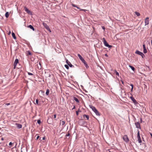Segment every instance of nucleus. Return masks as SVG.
I'll return each instance as SVG.
<instances>
[{
  "instance_id": "1",
  "label": "nucleus",
  "mask_w": 152,
  "mask_h": 152,
  "mask_svg": "<svg viewBox=\"0 0 152 152\" xmlns=\"http://www.w3.org/2000/svg\"><path fill=\"white\" fill-rule=\"evenodd\" d=\"M89 106L90 108L92 109V110L95 113L96 115L98 116H99L100 115V113L94 107L91 105H89Z\"/></svg>"
},
{
  "instance_id": "2",
  "label": "nucleus",
  "mask_w": 152,
  "mask_h": 152,
  "mask_svg": "<svg viewBox=\"0 0 152 152\" xmlns=\"http://www.w3.org/2000/svg\"><path fill=\"white\" fill-rule=\"evenodd\" d=\"M103 42L104 43V45L105 46H106L107 47H108L109 48H111L112 47V45H109V44L106 41L104 38H103Z\"/></svg>"
},
{
  "instance_id": "3",
  "label": "nucleus",
  "mask_w": 152,
  "mask_h": 152,
  "mask_svg": "<svg viewBox=\"0 0 152 152\" xmlns=\"http://www.w3.org/2000/svg\"><path fill=\"white\" fill-rule=\"evenodd\" d=\"M78 123L80 125L82 126L83 125H85L86 124V122L84 120L81 119L78 121Z\"/></svg>"
},
{
  "instance_id": "4",
  "label": "nucleus",
  "mask_w": 152,
  "mask_h": 152,
  "mask_svg": "<svg viewBox=\"0 0 152 152\" xmlns=\"http://www.w3.org/2000/svg\"><path fill=\"white\" fill-rule=\"evenodd\" d=\"M42 24L44 27H45L47 30L49 32H51V30L50 29L48 26L47 24L46 23L43 22Z\"/></svg>"
},
{
  "instance_id": "5",
  "label": "nucleus",
  "mask_w": 152,
  "mask_h": 152,
  "mask_svg": "<svg viewBox=\"0 0 152 152\" xmlns=\"http://www.w3.org/2000/svg\"><path fill=\"white\" fill-rule=\"evenodd\" d=\"M137 138L138 140L139 143H141L142 140L141 139L140 136V135L139 131L138 130L137 134Z\"/></svg>"
},
{
  "instance_id": "6",
  "label": "nucleus",
  "mask_w": 152,
  "mask_h": 152,
  "mask_svg": "<svg viewBox=\"0 0 152 152\" xmlns=\"http://www.w3.org/2000/svg\"><path fill=\"white\" fill-rule=\"evenodd\" d=\"M24 9L25 11L27 12V13L30 15H32V13L31 12L30 10H29L26 7H24Z\"/></svg>"
},
{
  "instance_id": "7",
  "label": "nucleus",
  "mask_w": 152,
  "mask_h": 152,
  "mask_svg": "<svg viewBox=\"0 0 152 152\" xmlns=\"http://www.w3.org/2000/svg\"><path fill=\"white\" fill-rule=\"evenodd\" d=\"M18 63V59H16L14 63V68L15 69L16 66V65Z\"/></svg>"
},
{
  "instance_id": "8",
  "label": "nucleus",
  "mask_w": 152,
  "mask_h": 152,
  "mask_svg": "<svg viewBox=\"0 0 152 152\" xmlns=\"http://www.w3.org/2000/svg\"><path fill=\"white\" fill-rule=\"evenodd\" d=\"M123 140L126 142H127L129 141V140L128 137L126 135H124L123 137Z\"/></svg>"
},
{
  "instance_id": "9",
  "label": "nucleus",
  "mask_w": 152,
  "mask_h": 152,
  "mask_svg": "<svg viewBox=\"0 0 152 152\" xmlns=\"http://www.w3.org/2000/svg\"><path fill=\"white\" fill-rule=\"evenodd\" d=\"M66 63L70 67H72V66H73L70 63V62L68 61V59L66 58Z\"/></svg>"
},
{
  "instance_id": "10",
  "label": "nucleus",
  "mask_w": 152,
  "mask_h": 152,
  "mask_svg": "<svg viewBox=\"0 0 152 152\" xmlns=\"http://www.w3.org/2000/svg\"><path fill=\"white\" fill-rule=\"evenodd\" d=\"M149 18L148 17H147L145 19V25L146 26V25H147L148 24L149 21Z\"/></svg>"
},
{
  "instance_id": "11",
  "label": "nucleus",
  "mask_w": 152,
  "mask_h": 152,
  "mask_svg": "<svg viewBox=\"0 0 152 152\" xmlns=\"http://www.w3.org/2000/svg\"><path fill=\"white\" fill-rule=\"evenodd\" d=\"M135 124L136 126V127L137 128H139L140 129H141V127L140 126V124L139 122H137L135 123Z\"/></svg>"
},
{
  "instance_id": "12",
  "label": "nucleus",
  "mask_w": 152,
  "mask_h": 152,
  "mask_svg": "<svg viewBox=\"0 0 152 152\" xmlns=\"http://www.w3.org/2000/svg\"><path fill=\"white\" fill-rule=\"evenodd\" d=\"M142 46L143 48V53H147V50L145 48V44H143Z\"/></svg>"
},
{
  "instance_id": "13",
  "label": "nucleus",
  "mask_w": 152,
  "mask_h": 152,
  "mask_svg": "<svg viewBox=\"0 0 152 152\" xmlns=\"http://www.w3.org/2000/svg\"><path fill=\"white\" fill-rule=\"evenodd\" d=\"M77 56L82 61H83L84 60V59L79 54H77Z\"/></svg>"
},
{
  "instance_id": "14",
  "label": "nucleus",
  "mask_w": 152,
  "mask_h": 152,
  "mask_svg": "<svg viewBox=\"0 0 152 152\" xmlns=\"http://www.w3.org/2000/svg\"><path fill=\"white\" fill-rule=\"evenodd\" d=\"M15 124L17 126V128L20 129L22 127V125L21 124L18 123H16Z\"/></svg>"
},
{
  "instance_id": "15",
  "label": "nucleus",
  "mask_w": 152,
  "mask_h": 152,
  "mask_svg": "<svg viewBox=\"0 0 152 152\" xmlns=\"http://www.w3.org/2000/svg\"><path fill=\"white\" fill-rule=\"evenodd\" d=\"M84 65L86 67V68H88L89 67V66H88V65L86 62L85 61V60H84V61H82Z\"/></svg>"
},
{
  "instance_id": "16",
  "label": "nucleus",
  "mask_w": 152,
  "mask_h": 152,
  "mask_svg": "<svg viewBox=\"0 0 152 152\" xmlns=\"http://www.w3.org/2000/svg\"><path fill=\"white\" fill-rule=\"evenodd\" d=\"M28 28H30V29H32L33 31H35V29L34 27L31 25H29L28 26Z\"/></svg>"
},
{
  "instance_id": "17",
  "label": "nucleus",
  "mask_w": 152,
  "mask_h": 152,
  "mask_svg": "<svg viewBox=\"0 0 152 152\" xmlns=\"http://www.w3.org/2000/svg\"><path fill=\"white\" fill-rule=\"evenodd\" d=\"M83 117L84 118H87V120H89V116L88 115H86V114H84V115H83Z\"/></svg>"
},
{
  "instance_id": "18",
  "label": "nucleus",
  "mask_w": 152,
  "mask_h": 152,
  "mask_svg": "<svg viewBox=\"0 0 152 152\" xmlns=\"http://www.w3.org/2000/svg\"><path fill=\"white\" fill-rule=\"evenodd\" d=\"M12 37L14 39H16V37L15 35V34L14 33L12 32Z\"/></svg>"
},
{
  "instance_id": "19",
  "label": "nucleus",
  "mask_w": 152,
  "mask_h": 152,
  "mask_svg": "<svg viewBox=\"0 0 152 152\" xmlns=\"http://www.w3.org/2000/svg\"><path fill=\"white\" fill-rule=\"evenodd\" d=\"M141 52L139 51V50H137L135 52V53L137 54H138L139 55H140V54L141 53Z\"/></svg>"
},
{
  "instance_id": "20",
  "label": "nucleus",
  "mask_w": 152,
  "mask_h": 152,
  "mask_svg": "<svg viewBox=\"0 0 152 152\" xmlns=\"http://www.w3.org/2000/svg\"><path fill=\"white\" fill-rule=\"evenodd\" d=\"M134 103V104H135L136 106H137V107H138V106H139V105H140V104H139L138 103V102H137V101H136Z\"/></svg>"
},
{
  "instance_id": "21",
  "label": "nucleus",
  "mask_w": 152,
  "mask_h": 152,
  "mask_svg": "<svg viewBox=\"0 0 152 152\" xmlns=\"http://www.w3.org/2000/svg\"><path fill=\"white\" fill-rule=\"evenodd\" d=\"M5 16L6 18H7L9 16V13L8 12H7L6 13Z\"/></svg>"
},
{
  "instance_id": "22",
  "label": "nucleus",
  "mask_w": 152,
  "mask_h": 152,
  "mask_svg": "<svg viewBox=\"0 0 152 152\" xmlns=\"http://www.w3.org/2000/svg\"><path fill=\"white\" fill-rule=\"evenodd\" d=\"M129 66L132 69V70L134 71V69H135V68H134L133 66H132L131 65H129Z\"/></svg>"
},
{
  "instance_id": "23",
  "label": "nucleus",
  "mask_w": 152,
  "mask_h": 152,
  "mask_svg": "<svg viewBox=\"0 0 152 152\" xmlns=\"http://www.w3.org/2000/svg\"><path fill=\"white\" fill-rule=\"evenodd\" d=\"M49 89H47L46 90V94L47 95H48L49 94Z\"/></svg>"
},
{
  "instance_id": "24",
  "label": "nucleus",
  "mask_w": 152,
  "mask_h": 152,
  "mask_svg": "<svg viewBox=\"0 0 152 152\" xmlns=\"http://www.w3.org/2000/svg\"><path fill=\"white\" fill-rule=\"evenodd\" d=\"M134 13L137 16H139L140 15V14L139 12H135Z\"/></svg>"
},
{
  "instance_id": "25",
  "label": "nucleus",
  "mask_w": 152,
  "mask_h": 152,
  "mask_svg": "<svg viewBox=\"0 0 152 152\" xmlns=\"http://www.w3.org/2000/svg\"><path fill=\"white\" fill-rule=\"evenodd\" d=\"M115 75H117V76H118L119 75V73L118 72H117V71H116V70H115Z\"/></svg>"
},
{
  "instance_id": "26",
  "label": "nucleus",
  "mask_w": 152,
  "mask_h": 152,
  "mask_svg": "<svg viewBox=\"0 0 152 152\" xmlns=\"http://www.w3.org/2000/svg\"><path fill=\"white\" fill-rule=\"evenodd\" d=\"M31 55V52L29 51H28L27 52V55L28 56V55Z\"/></svg>"
},
{
  "instance_id": "27",
  "label": "nucleus",
  "mask_w": 152,
  "mask_h": 152,
  "mask_svg": "<svg viewBox=\"0 0 152 152\" xmlns=\"http://www.w3.org/2000/svg\"><path fill=\"white\" fill-rule=\"evenodd\" d=\"M36 103L38 105H40V104L39 103L38 100V99H36Z\"/></svg>"
},
{
  "instance_id": "28",
  "label": "nucleus",
  "mask_w": 152,
  "mask_h": 152,
  "mask_svg": "<svg viewBox=\"0 0 152 152\" xmlns=\"http://www.w3.org/2000/svg\"><path fill=\"white\" fill-rule=\"evenodd\" d=\"M61 122L60 124H61L62 125H64L65 124V122L64 121H61Z\"/></svg>"
},
{
  "instance_id": "29",
  "label": "nucleus",
  "mask_w": 152,
  "mask_h": 152,
  "mask_svg": "<svg viewBox=\"0 0 152 152\" xmlns=\"http://www.w3.org/2000/svg\"><path fill=\"white\" fill-rule=\"evenodd\" d=\"M71 5L74 7H76V5L75 4H73L71 2Z\"/></svg>"
},
{
  "instance_id": "30",
  "label": "nucleus",
  "mask_w": 152,
  "mask_h": 152,
  "mask_svg": "<svg viewBox=\"0 0 152 152\" xmlns=\"http://www.w3.org/2000/svg\"><path fill=\"white\" fill-rule=\"evenodd\" d=\"M65 67L67 69H68L69 68V67L68 65L65 64Z\"/></svg>"
},
{
  "instance_id": "31",
  "label": "nucleus",
  "mask_w": 152,
  "mask_h": 152,
  "mask_svg": "<svg viewBox=\"0 0 152 152\" xmlns=\"http://www.w3.org/2000/svg\"><path fill=\"white\" fill-rule=\"evenodd\" d=\"M37 123H38V124H40L41 123L40 120L39 119L37 120Z\"/></svg>"
},
{
  "instance_id": "32",
  "label": "nucleus",
  "mask_w": 152,
  "mask_h": 152,
  "mask_svg": "<svg viewBox=\"0 0 152 152\" xmlns=\"http://www.w3.org/2000/svg\"><path fill=\"white\" fill-rule=\"evenodd\" d=\"M28 74L29 75H34L33 74L31 73L30 72H28Z\"/></svg>"
},
{
  "instance_id": "33",
  "label": "nucleus",
  "mask_w": 152,
  "mask_h": 152,
  "mask_svg": "<svg viewBox=\"0 0 152 152\" xmlns=\"http://www.w3.org/2000/svg\"><path fill=\"white\" fill-rule=\"evenodd\" d=\"M133 102L134 103L136 101V100L134 99V98L133 99H132V100Z\"/></svg>"
},
{
  "instance_id": "34",
  "label": "nucleus",
  "mask_w": 152,
  "mask_h": 152,
  "mask_svg": "<svg viewBox=\"0 0 152 152\" xmlns=\"http://www.w3.org/2000/svg\"><path fill=\"white\" fill-rule=\"evenodd\" d=\"M141 57H142V58H143L145 57V55H144V54L143 53V54H142L141 56Z\"/></svg>"
},
{
  "instance_id": "35",
  "label": "nucleus",
  "mask_w": 152,
  "mask_h": 152,
  "mask_svg": "<svg viewBox=\"0 0 152 152\" xmlns=\"http://www.w3.org/2000/svg\"><path fill=\"white\" fill-rule=\"evenodd\" d=\"M54 118H56V114H55L53 115Z\"/></svg>"
},
{
  "instance_id": "36",
  "label": "nucleus",
  "mask_w": 152,
  "mask_h": 152,
  "mask_svg": "<svg viewBox=\"0 0 152 152\" xmlns=\"http://www.w3.org/2000/svg\"><path fill=\"white\" fill-rule=\"evenodd\" d=\"M130 98L131 99V100H132V99H133L134 98L132 96H131L130 97Z\"/></svg>"
},
{
  "instance_id": "37",
  "label": "nucleus",
  "mask_w": 152,
  "mask_h": 152,
  "mask_svg": "<svg viewBox=\"0 0 152 152\" xmlns=\"http://www.w3.org/2000/svg\"><path fill=\"white\" fill-rule=\"evenodd\" d=\"M39 136H38H38H37V137H36V140H37L38 139V138H39Z\"/></svg>"
},
{
  "instance_id": "38",
  "label": "nucleus",
  "mask_w": 152,
  "mask_h": 152,
  "mask_svg": "<svg viewBox=\"0 0 152 152\" xmlns=\"http://www.w3.org/2000/svg\"><path fill=\"white\" fill-rule=\"evenodd\" d=\"M80 10L83 11L84 12H86V11H87V10H84V9H81V10Z\"/></svg>"
},
{
  "instance_id": "39",
  "label": "nucleus",
  "mask_w": 152,
  "mask_h": 152,
  "mask_svg": "<svg viewBox=\"0 0 152 152\" xmlns=\"http://www.w3.org/2000/svg\"><path fill=\"white\" fill-rule=\"evenodd\" d=\"M12 143L11 142H10L9 143V145H12Z\"/></svg>"
},
{
  "instance_id": "40",
  "label": "nucleus",
  "mask_w": 152,
  "mask_h": 152,
  "mask_svg": "<svg viewBox=\"0 0 152 152\" xmlns=\"http://www.w3.org/2000/svg\"><path fill=\"white\" fill-rule=\"evenodd\" d=\"M69 133H68V134H66V137H67V136H69Z\"/></svg>"
},
{
  "instance_id": "41",
  "label": "nucleus",
  "mask_w": 152,
  "mask_h": 152,
  "mask_svg": "<svg viewBox=\"0 0 152 152\" xmlns=\"http://www.w3.org/2000/svg\"><path fill=\"white\" fill-rule=\"evenodd\" d=\"M130 85L132 87H134V86H133V85L132 84H131Z\"/></svg>"
},
{
  "instance_id": "42",
  "label": "nucleus",
  "mask_w": 152,
  "mask_h": 152,
  "mask_svg": "<svg viewBox=\"0 0 152 152\" xmlns=\"http://www.w3.org/2000/svg\"><path fill=\"white\" fill-rule=\"evenodd\" d=\"M75 105L73 106V107L72 108V110H73V109H75Z\"/></svg>"
},
{
  "instance_id": "43",
  "label": "nucleus",
  "mask_w": 152,
  "mask_h": 152,
  "mask_svg": "<svg viewBox=\"0 0 152 152\" xmlns=\"http://www.w3.org/2000/svg\"><path fill=\"white\" fill-rule=\"evenodd\" d=\"M42 139L43 140H45V137H43Z\"/></svg>"
},
{
  "instance_id": "44",
  "label": "nucleus",
  "mask_w": 152,
  "mask_h": 152,
  "mask_svg": "<svg viewBox=\"0 0 152 152\" xmlns=\"http://www.w3.org/2000/svg\"><path fill=\"white\" fill-rule=\"evenodd\" d=\"M133 89V87H132L131 89V91L132 92Z\"/></svg>"
},
{
  "instance_id": "45",
  "label": "nucleus",
  "mask_w": 152,
  "mask_h": 152,
  "mask_svg": "<svg viewBox=\"0 0 152 152\" xmlns=\"http://www.w3.org/2000/svg\"><path fill=\"white\" fill-rule=\"evenodd\" d=\"M140 123H142V118H140Z\"/></svg>"
},
{
  "instance_id": "46",
  "label": "nucleus",
  "mask_w": 152,
  "mask_h": 152,
  "mask_svg": "<svg viewBox=\"0 0 152 152\" xmlns=\"http://www.w3.org/2000/svg\"><path fill=\"white\" fill-rule=\"evenodd\" d=\"M49 118H48V120H47V122H48V124H50V123L49 122Z\"/></svg>"
},
{
  "instance_id": "47",
  "label": "nucleus",
  "mask_w": 152,
  "mask_h": 152,
  "mask_svg": "<svg viewBox=\"0 0 152 152\" xmlns=\"http://www.w3.org/2000/svg\"><path fill=\"white\" fill-rule=\"evenodd\" d=\"M143 54V53L142 52H141L140 54V55L141 56Z\"/></svg>"
},
{
  "instance_id": "48",
  "label": "nucleus",
  "mask_w": 152,
  "mask_h": 152,
  "mask_svg": "<svg viewBox=\"0 0 152 152\" xmlns=\"http://www.w3.org/2000/svg\"><path fill=\"white\" fill-rule=\"evenodd\" d=\"M74 100L75 101H76V97H74Z\"/></svg>"
},
{
  "instance_id": "49",
  "label": "nucleus",
  "mask_w": 152,
  "mask_h": 152,
  "mask_svg": "<svg viewBox=\"0 0 152 152\" xmlns=\"http://www.w3.org/2000/svg\"><path fill=\"white\" fill-rule=\"evenodd\" d=\"M105 56H106V57H108V55H107V53H106L105 54Z\"/></svg>"
},
{
  "instance_id": "50",
  "label": "nucleus",
  "mask_w": 152,
  "mask_h": 152,
  "mask_svg": "<svg viewBox=\"0 0 152 152\" xmlns=\"http://www.w3.org/2000/svg\"><path fill=\"white\" fill-rule=\"evenodd\" d=\"M78 111H77V115H78Z\"/></svg>"
},
{
  "instance_id": "51",
  "label": "nucleus",
  "mask_w": 152,
  "mask_h": 152,
  "mask_svg": "<svg viewBox=\"0 0 152 152\" xmlns=\"http://www.w3.org/2000/svg\"><path fill=\"white\" fill-rule=\"evenodd\" d=\"M79 102V101L78 99L77 98V102Z\"/></svg>"
},
{
  "instance_id": "52",
  "label": "nucleus",
  "mask_w": 152,
  "mask_h": 152,
  "mask_svg": "<svg viewBox=\"0 0 152 152\" xmlns=\"http://www.w3.org/2000/svg\"><path fill=\"white\" fill-rule=\"evenodd\" d=\"M102 28L103 29H105V27L104 26H102Z\"/></svg>"
},
{
  "instance_id": "53",
  "label": "nucleus",
  "mask_w": 152,
  "mask_h": 152,
  "mask_svg": "<svg viewBox=\"0 0 152 152\" xmlns=\"http://www.w3.org/2000/svg\"><path fill=\"white\" fill-rule=\"evenodd\" d=\"M10 104V103H7V104H7V105H9Z\"/></svg>"
},
{
  "instance_id": "54",
  "label": "nucleus",
  "mask_w": 152,
  "mask_h": 152,
  "mask_svg": "<svg viewBox=\"0 0 152 152\" xmlns=\"http://www.w3.org/2000/svg\"><path fill=\"white\" fill-rule=\"evenodd\" d=\"M77 8L78 9H79L80 10V8L79 7H77Z\"/></svg>"
},
{
  "instance_id": "55",
  "label": "nucleus",
  "mask_w": 152,
  "mask_h": 152,
  "mask_svg": "<svg viewBox=\"0 0 152 152\" xmlns=\"http://www.w3.org/2000/svg\"><path fill=\"white\" fill-rule=\"evenodd\" d=\"M1 140H4V139L3 138H2Z\"/></svg>"
},
{
  "instance_id": "56",
  "label": "nucleus",
  "mask_w": 152,
  "mask_h": 152,
  "mask_svg": "<svg viewBox=\"0 0 152 152\" xmlns=\"http://www.w3.org/2000/svg\"><path fill=\"white\" fill-rule=\"evenodd\" d=\"M121 83L122 84H124V82L123 81H121Z\"/></svg>"
},
{
  "instance_id": "57",
  "label": "nucleus",
  "mask_w": 152,
  "mask_h": 152,
  "mask_svg": "<svg viewBox=\"0 0 152 152\" xmlns=\"http://www.w3.org/2000/svg\"><path fill=\"white\" fill-rule=\"evenodd\" d=\"M39 139H40V140H41V141L42 140V139H41V137H40V138Z\"/></svg>"
},
{
  "instance_id": "58",
  "label": "nucleus",
  "mask_w": 152,
  "mask_h": 152,
  "mask_svg": "<svg viewBox=\"0 0 152 152\" xmlns=\"http://www.w3.org/2000/svg\"><path fill=\"white\" fill-rule=\"evenodd\" d=\"M109 152H111V151H109Z\"/></svg>"
},
{
  "instance_id": "59",
  "label": "nucleus",
  "mask_w": 152,
  "mask_h": 152,
  "mask_svg": "<svg viewBox=\"0 0 152 152\" xmlns=\"http://www.w3.org/2000/svg\"><path fill=\"white\" fill-rule=\"evenodd\" d=\"M39 92H42V91H40Z\"/></svg>"
},
{
  "instance_id": "60",
  "label": "nucleus",
  "mask_w": 152,
  "mask_h": 152,
  "mask_svg": "<svg viewBox=\"0 0 152 152\" xmlns=\"http://www.w3.org/2000/svg\"><path fill=\"white\" fill-rule=\"evenodd\" d=\"M78 112H79V110H78Z\"/></svg>"
},
{
  "instance_id": "61",
  "label": "nucleus",
  "mask_w": 152,
  "mask_h": 152,
  "mask_svg": "<svg viewBox=\"0 0 152 152\" xmlns=\"http://www.w3.org/2000/svg\"><path fill=\"white\" fill-rule=\"evenodd\" d=\"M21 152H23L22 151H21Z\"/></svg>"
}]
</instances>
